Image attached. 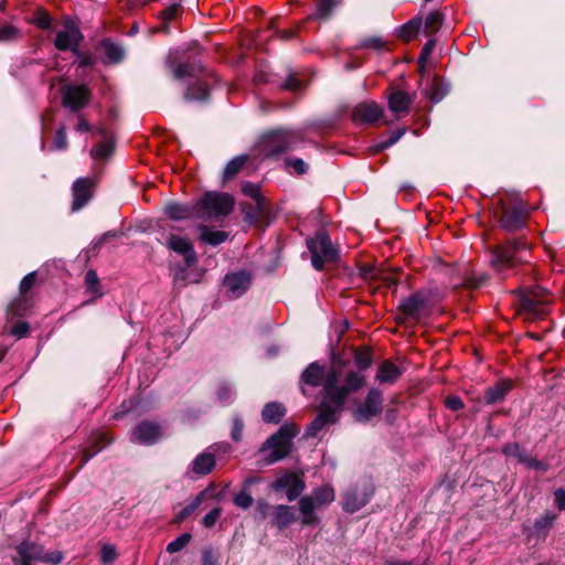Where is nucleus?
<instances>
[{"label": "nucleus", "mask_w": 565, "mask_h": 565, "mask_svg": "<svg viewBox=\"0 0 565 565\" xmlns=\"http://www.w3.org/2000/svg\"><path fill=\"white\" fill-rule=\"evenodd\" d=\"M53 147L56 150H64L67 147V137L64 127H61L54 137Z\"/></svg>", "instance_id": "nucleus-50"}, {"label": "nucleus", "mask_w": 565, "mask_h": 565, "mask_svg": "<svg viewBox=\"0 0 565 565\" xmlns=\"http://www.w3.org/2000/svg\"><path fill=\"white\" fill-rule=\"evenodd\" d=\"M354 362L359 369V371H356L358 373H360L364 379L365 376L362 374V371L366 370L367 367H370L371 363H372V356H371V353L366 350H359L355 352L354 354ZM334 365H341L343 366L344 371H353L355 372L354 370H351V369H347V366L343 364V363H332L331 365L329 366H326V365H322L323 367L326 369H329L331 366H334Z\"/></svg>", "instance_id": "nucleus-34"}, {"label": "nucleus", "mask_w": 565, "mask_h": 565, "mask_svg": "<svg viewBox=\"0 0 565 565\" xmlns=\"http://www.w3.org/2000/svg\"><path fill=\"white\" fill-rule=\"evenodd\" d=\"M180 3H173L160 12V24L153 29V32H169L168 23L172 21L180 12Z\"/></svg>", "instance_id": "nucleus-32"}, {"label": "nucleus", "mask_w": 565, "mask_h": 565, "mask_svg": "<svg viewBox=\"0 0 565 565\" xmlns=\"http://www.w3.org/2000/svg\"><path fill=\"white\" fill-rule=\"evenodd\" d=\"M222 514V509L221 508H214L212 509L202 520V524L205 526V527H212L216 521L220 519Z\"/></svg>", "instance_id": "nucleus-52"}, {"label": "nucleus", "mask_w": 565, "mask_h": 565, "mask_svg": "<svg viewBox=\"0 0 565 565\" xmlns=\"http://www.w3.org/2000/svg\"><path fill=\"white\" fill-rule=\"evenodd\" d=\"M307 246L311 253L312 266L317 270H321L326 263L334 262L338 258V249L326 233H319L308 239Z\"/></svg>", "instance_id": "nucleus-10"}, {"label": "nucleus", "mask_w": 565, "mask_h": 565, "mask_svg": "<svg viewBox=\"0 0 565 565\" xmlns=\"http://www.w3.org/2000/svg\"><path fill=\"white\" fill-rule=\"evenodd\" d=\"M526 252V244L520 241H509L502 246H497L493 250L491 265L502 271L514 267L518 263L524 260L521 253Z\"/></svg>", "instance_id": "nucleus-9"}, {"label": "nucleus", "mask_w": 565, "mask_h": 565, "mask_svg": "<svg viewBox=\"0 0 565 565\" xmlns=\"http://www.w3.org/2000/svg\"><path fill=\"white\" fill-rule=\"evenodd\" d=\"M296 434L297 429L295 426L285 424L266 440L260 450L268 452L267 460L269 463L276 462L289 454L291 440Z\"/></svg>", "instance_id": "nucleus-7"}, {"label": "nucleus", "mask_w": 565, "mask_h": 565, "mask_svg": "<svg viewBox=\"0 0 565 565\" xmlns=\"http://www.w3.org/2000/svg\"><path fill=\"white\" fill-rule=\"evenodd\" d=\"M18 35V30L12 25H3L0 28V41H9Z\"/></svg>", "instance_id": "nucleus-56"}, {"label": "nucleus", "mask_w": 565, "mask_h": 565, "mask_svg": "<svg viewBox=\"0 0 565 565\" xmlns=\"http://www.w3.org/2000/svg\"><path fill=\"white\" fill-rule=\"evenodd\" d=\"M15 551L18 557L13 558V561L21 565H35L36 563H50L56 565L63 559L61 552H45L42 545L32 541H22L17 545Z\"/></svg>", "instance_id": "nucleus-5"}, {"label": "nucleus", "mask_w": 565, "mask_h": 565, "mask_svg": "<svg viewBox=\"0 0 565 565\" xmlns=\"http://www.w3.org/2000/svg\"><path fill=\"white\" fill-rule=\"evenodd\" d=\"M383 116V108L375 102H363L352 110V120L356 124H375Z\"/></svg>", "instance_id": "nucleus-17"}, {"label": "nucleus", "mask_w": 565, "mask_h": 565, "mask_svg": "<svg viewBox=\"0 0 565 565\" xmlns=\"http://www.w3.org/2000/svg\"><path fill=\"white\" fill-rule=\"evenodd\" d=\"M426 94L430 100H433L434 103H438L439 100L443 99L446 92L441 89L440 83L438 82L437 78H435L430 86L427 88Z\"/></svg>", "instance_id": "nucleus-45"}, {"label": "nucleus", "mask_w": 565, "mask_h": 565, "mask_svg": "<svg viewBox=\"0 0 565 565\" xmlns=\"http://www.w3.org/2000/svg\"><path fill=\"white\" fill-rule=\"evenodd\" d=\"M11 333L21 339L29 333V324L26 322H18L11 330Z\"/></svg>", "instance_id": "nucleus-61"}, {"label": "nucleus", "mask_w": 565, "mask_h": 565, "mask_svg": "<svg viewBox=\"0 0 565 565\" xmlns=\"http://www.w3.org/2000/svg\"><path fill=\"white\" fill-rule=\"evenodd\" d=\"M164 213L171 220L181 221V220L189 218V217L193 216L194 214H196V207H195V205L190 206L186 204L172 202V203H169L166 205Z\"/></svg>", "instance_id": "nucleus-26"}, {"label": "nucleus", "mask_w": 565, "mask_h": 565, "mask_svg": "<svg viewBox=\"0 0 565 565\" xmlns=\"http://www.w3.org/2000/svg\"><path fill=\"white\" fill-rule=\"evenodd\" d=\"M555 504L559 511L565 510V490L559 488L554 492Z\"/></svg>", "instance_id": "nucleus-64"}, {"label": "nucleus", "mask_w": 565, "mask_h": 565, "mask_svg": "<svg viewBox=\"0 0 565 565\" xmlns=\"http://www.w3.org/2000/svg\"><path fill=\"white\" fill-rule=\"evenodd\" d=\"M99 134L104 137V140L96 145L90 150V156L95 160H102L108 158L114 151V142L110 137L106 135L104 129L99 130Z\"/></svg>", "instance_id": "nucleus-31"}, {"label": "nucleus", "mask_w": 565, "mask_h": 565, "mask_svg": "<svg viewBox=\"0 0 565 565\" xmlns=\"http://www.w3.org/2000/svg\"><path fill=\"white\" fill-rule=\"evenodd\" d=\"M246 156H238L232 159L224 169V180L232 179L246 163Z\"/></svg>", "instance_id": "nucleus-40"}, {"label": "nucleus", "mask_w": 565, "mask_h": 565, "mask_svg": "<svg viewBox=\"0 0 565 565\" xmlns=\"http://www.w3.org/2000/svg\"><path fill=\"white\" fill-rule=\"evenodd\" d=\"M524 222L525 213L521 205L502 206L500 224L503 228L508 231H514L522 227L524 225Z\"/></svg>", "instance_id": "nucleus-20"}, {"label": "nucleus", "mask_w": 565, "mask_h": 565, "mask_svg": "<svg viewBox=\"0 0 565 565\" xmlns=\"http://www.w3.org/2000/svg\"><path fill=\"white\" fill-rule=\"evenodd\" d=\"M271 489L276 492L285 491L288 501L291 502L303 492L306 483L298 473L286 472L271 483Z\"/></svg>", "instance_id": "nucleus-14"}, {"label": "nucleus", "mask_w": 565, "mask_h": 565, "mask_svg": "<svg viewBox=\"0 0 565 565\" xmlns=\"http://www.w3.org/2000/svg\"><path fill=\"white\" fill-rule=\"evenodd\" d=\"M209 84L203 79H196L191 83L184 94L186 100L203 102L209 97Z\"/></svg>", "instance_id": "nucleus-29"}, {"label": "nucleus", "mask_w": 565, "mask_h": 565, "mask_svg": "<svg viewBox=\"0 0 565 565\" xmlns=\"http://www.w3.org/2000/svg\"><path fill=\"white\" fill-rule=\"evenodd\" d=\"M439 298L440 295L437 290L420 289L404 299L398 306V310L403 315L404 319L417 320L427 307Z\"/></svg>", "instance_id": "nucleus-8"}, {"label": "nucleus", "mask_w": 565, "mask_h": 565, "mask_svg": "<svg viewBox=\"0 0 565 565\" xmlns=\"http://www.w3.org/2000/svg\"><path fill=\"white\" fill-rule=\"evenodd\" d=\"M166 245L169 249L183 256L186 267H191L198 262L194 247L188 237L171 234Z\"/></svg>", "instance_id": "nucleus-18"}, {"label": "nucleus", "mask_w": 565, "mask_h": 565, "mask_svg": "<svg viewBox=\"0 0 565 565\" xmlns=\"http://www.w3.org/2000/svg\"><path fill=\"white\" fill-rule=\"evenodd\" d=\"M285 416V408L279 403H268L264 406L262 418L265 423L277 424Z\"/></svg>", "instance_id": "nucleus-33"}, {"label": "nucleus", "mask_w": 565, "mask_h": 565, "mask_svg": "<svg viewBox=\"0 0 565 565\" xmlns=\"http://www.w3.org/2000/svg\"><path fill=\"white\" fill-rule=\"evenodd\" d=\"M32 22L42 30L51 28L52 18L45 10H38L33 17Z\"/></svg>", "instance_id": "nucleus-44"}, {"label": "nucleus", "mask_w": 565, "mask_h": 565, "mask_svg": "<svg viewBox=\"0 0 565 565\" xmlns=\"http://www.w3.org/2000/svg\"><path fill=\"white\" fill-rule=\"evenodd\" d=\"M295 520L296 514L292 507L278 504L273 508L271 523L279 530L288 527Z\"/></svg>", "instance_id": "nucleus-23"}, {"label": "nucleus", "mask_w": 565, "mask_h": 565, "mask_svg": "<svg viewBox=\"0 0 565 565\" xmlns=\"http://www.w3.org/2000/svg\"><path fill=\"white\" fill-rule=\"evenodd\" d=\"M288 164L299 174L305 173L308 169V164L299 158L288 160Z\"/></svg>", "instance_id": "nucleus-58"}, {"label": "nucleus", "mask_w": 565, "mask_h": 565, "mask_svg": "<svg viewBox=\"0 0 565 565\" xmlns=\"http://www.w3.org/2000/svg\"><path fill=\"white\" fill-rule=\"evenodd\" d=\"M402 375L401 369L391 361H384L376 373V380L381 383H394Z\"/></svg>", "instance_id": "nucleus-27"}, {"label": "nucleus", "mask_w": 565, "mask_h": 565, "mask_svg": "<svg viewBox=\"0 0 565 565\" xmlns=\"http://www.w3.org/2000/svg\"><path fill=\"white\" fill-rule=\"evenodd\" d=\"M250 286V275L247 271L230 273L224 278V287L230 298L241 297Z\"/></svg>", "instance_id": "nucleus-19"}, {"label": "nucleus", "mask_w": 565, "mask_h": 565, "mask_svg": "<svg viewBox=\"0 0 565 565\" xmlns=\"http://www.w3.org/2000/svg\"><path fill=\"white\" fill-rule=\"evenodd\" d=\"M502 452L508 458H513L523 465H525V462L529 458V454L518 443H511V444L504 445L502 448Z\"/></svg>", "instance_id": "nucleus-36"}, {"label": "nucleus", "mask_w": 565, "mask_h": 565, "mask_svg": "<svg viewBox=\"0 0 565 565\" xmlns=\"http://www.w3.org/2000/svg\"><path fill=\"white\" fill-rule=\"evenodd\" d=\"M374 493V487L371 481L364 480L362 483L349 489L344 493L343 510L354 513L366 505Z\"/></svg>", "instance_id": "nucleus-11"}, {"label": "nucleus", "mask_w": 565, "mask_h": 565, "mask_svg": "<svg viewBox=\"0 0 565 565\" xmlns=\"http://www.w3.org/2000/svg\"><path fill=\"white\" fill-rule=\"evenodd\" d=\"M548 302L546 289L535 286L521 294L519 312L526 320L542 319L547 313Z\"/></svg>", "instance_id": "nucleus-4"}, {"label": "nucleus", "mask_w": 565, "mask_h": 565, "mask_svg": "<svg viewBox=\"0 0 565 565\" xmlns=\"http://www.w3.org/2000/svg\"><path fill=\"white\" fill-rule=\"evenodd\" d=\"M200 217L224 216L232 212L234 200L227 193L207 192L195 204Z\"/></svg>", "instance_id": "nucleus-6"}, {"label": "nucleus", "mask_w": 565, "mask_h": 565, "mask_svg": "<svg viewBox=\"0 0 565 565\" xmlns=\"http://www.w3.org/2000/svg\"><path fill=\"white\" fill-rule=\"evenodd\" d=\"M301 81L295 75H289L282 83L281 87L288 90H298L301 88Z\"/></svg>", "instance_id": "nucleus-54"}, {"label": "nucleus", "mask_w": 565, "mask_h": 565, "mask_svg": "<svg viewBox=\"0 0 565 565\" xmlns=\"http://www.w3.org/2000/svg\"><path fill=\"white\" fill-rule=\"evenodd\" d=\"M85 284L88 291L98 292L99 279L95 270H87L85 275Z\"/></svg>", "instance_id": "nucleus-48"}, {"label": "nucleus", "mask_w": 565, "mask_h": 565, "mask_svg": "<svg viewBox=\"0 0 565 565\" xmlns=\"http://www.w3.org/2000/svg\"><path fill=\"white\" fill-rule=\"evenodd\" d=\"M93 181L79 178L73 184V211L81 210L92 198Z\"/></svg>", "instance_id": "nucleus-21"}, {"label": "nucleus", "mask_w": 565, "mask_h": 565, "mask_svg": "<svg viewBox=\"0 0 565 565\" xmlns=\"http://www.w3.org/2000/svg\"><path fill=\"white\" fill-rule=\"evenodd\" d=\"M228 238L224 231H216L206 225L200 226V239L209 245L217 246Z\"/></svg>", "instance_id": "nucleus-30"}, {"label": "nucleus", "mask_w": 565, "mask_h": 565, "mask_svg": "<svg viewBox=\"0 0 565 565\" xmlns=\"http://www.w3.org/2000/svg\"><path fill=\"white\" fill-rule=\"evenodd\" d=\"M334 499V489L329 484L315 488L311 494L301 497L298 503L301 524L305 526L317 525L319 518L316 510L329 505Z\"/></svg>", "instance_id": "nucleus-3"}, {"label": "nucleus", "mask_w": 565, "mask_h": 565, "mask_svg": "<svg viewBox=\"0 0 565 565\" xmlns=\"http://www.w3.org/2000/svg\"><path fill=\"white\" fill-rule=\"evenodd\" d=\"M363 47H370L376 51H381L385 46V42L377 36L367 38L362 42Z\"/></svg>", "instance_id": "nucleus-53"}, {"label": "nucleus", "mask_w": 565, "mask_h": 565, "mask_svg": "<svg viewBox=\"0 0 565 565\" xmlns=\"http://www.w3.org/2000/svg\"><path fill=\"white\" fill-rule=\"evenodd\" d=\"M243 429H244V424H243L242 419L235 417L233 419V426H232V433H231L232 438L235 441H239L242 439Z\"/></svg>", "instance_id": "nucleus-55"}, {"label": "nucleus", "mask_w": 565, "mask_h": 565, "mask_svg": "<svg viewBox=\"0 0 565 565\" xmlns=\"http://www.w3.org/2000/svg\"><path fill=\"white\" fill-rule=\"evenodd\" d=\"M443 14L437 12V11H434V12H430L426 20H425V32L426 34H434L436 33L441 24H443Z\"/></svg>", "instance_id": "nucleus-41"}, {"label": "nucleus", "mask_w": 565, "mask_h": 565, "mask_svg": "<svg viewBox=\"0 0 565 565\" xmlns=\"http://www.w3.org/2000/svg\"><path fill=\"white\" fill-rule=\"evenodd\" d=\"M35 279V273H30L26 276H24V278L20 282V291L24 294L28 290H30L34 286Z\"/></svg>", "instance_id": "nucleus-57"}, {"label": "nucleus", "mask_w": 565, "mask_h": 565, "mask_svg": "<svg viewBox=\"0 0 565 565\" xmlns=\"http://www.w3.org/2000/svg\"><path fill=\"white\" fill-rule=\"evenodd\" d=\"M242 191L245 195L252 198L256 202L258 207H262L263 198L258 185L252 182H244L242 184Z\"/></svg>", "instance_id": "nucleus-42"}, {"label": "nucleus", "mask_w": 565, "mask_h": 565, "mask_svg": "<svg viewBox=\"0 0 565 565\" xmlns=\"http://www.w3.org/2000/svg\"><path fill=\"white\" fill-rule=\"evenodd\" d=\"M169 65L174 78L181 79L185 77H194L196 75L198 70L188 63L174 65L169 62Z\"/></svg>", "instance_id": "nucleus-39"}, {"label": "nucleus", "mask_w": 565, "mask_h": 565, "mask_svg": "<svg viewBox=\"0 0 565 565\" xmlns=\"http://www.w3.org/2000/svg\"><path fill=\"white\" fill-rule=\"evenodd\" d=\"M556 518L557 514L546 511L539 519H536L534 522V531L536 532V534H544L545 531H547L553 525Z\"/></svg>", "instance_id": "nucleus-38"}, {"label": "nucleus", "mask_w": 565, "mask_h": 565, "mask_svg": "<svg viewBox=\"0 0 565 565\" xmlns=\"http://www.w3.org/2000/svg\"><path fill=\"white\" fill-rule=\"evenodd\" d=\"M190 541H191V534L183 533L168 544L167 551L169 553H177V552L183 550L189 544Z\"/></svg>", "instance_id": "nucleus-43"}, {"label": "nucleus", "mask_w": 565, "mask_h": 565, "mask_svg": "<svg viewBox=\"0 0 565 565\" xmlns=\"http://www.w3.org/2000/svg\"><path fill=\"white\" fill-rule=\"evenodd\" d=\"M214 467V455L209 451H204L194 458L191 463V471L195 475L204 476L210 473Z\"/></svg>", "instance_id": "nucleus-25"}, {"label": "nucleus", "mask_w": 565, "mask_h": 565, "mask_svg": "<svg viewBox=\"0 0 565 565\" xmlns=\"http://www.w3.org/2000/svg\"><path fill=\"white\" fill-rule=\"evenodd\" d=\"M383 395L377 388H371L362 403L354 412L353 417L359 423H367L382 412Z\"/></svg>", "instance_id": "nucleus-12"}, {"label": "nucleus", "mask_w": 565, "mask_h": 565, "mask_svg": "<svg viewBox=\"0 0 565 565\" xmlns=\"http://www.w3.org/2000/svg\"><path fill=\"white\" fill-rule=\"evenodd\" d=\"M300 140V134L295 130L279 129L263 135L256 143V156L260 158H270L278 156Z\"/></svg>", "instance_id": "nucleus-2"}, {"label": "nucleus", "mask_w": 565, "mask_h": 565, "mask_svg": "<svg viewBox=\"0 0 565 565\" xmlns=\"http://www.w3.org/2000/svg\"><path fill=\"white\" fill-rule=\"evenodd\" d=\"M413 103V97L401 89H391L388 95V108L397 117L405 116Z\"/></svg>", "instance_id": "nucleus-22"}, {"label": "nucleus", "mask_w": 565, "mask_h": 565, "mask_svg": "<svg viewBox=\"0 0 565 565\" xmlns=\"http://www.w3.org/2000/svg\"><path fill=\"white\" fill-rule=\"evenodd\" d=\"M116 558H117L116 547L111 544L103 545V547L100 550V561L104 564L108 565V564H111L113 562H115Z\"/></svg>", "instance_id": "nucleus-47"}, {"label": "nucleus", "mask_w": 565, "mask_h": 565, "mask_svg": "<svg viewBox=\"0 0 565 565\" xmlns=\"http://www.w3.org/2000/svg\"><path fill=\"white\" fill-rule=\"evenodd\" d=\"M100 47L108 63H119L125 55L124 49L108 40L102 42Z\"/></svg>", "instance_id": "nucleus-35"}, {"label": "nucleus", "mask_w": 565, "mask_h": 565, "mask_svg": "<svg viewBox=\"0 0 565 565\" xmlns=\"http://www.w3.org/2000/svg\"><path fill=\"white\" fill-rule=\"evenodd\" d=\"M163 436L162 427L154 422L143 420L139 423L131 436V440L141 445H153Z\"/></svg>", "instance_id": "nucleus-16"}, {"label": "nucleus", "mask_w": 565, "mask_h": 565, "mask_svg": "<svg viewBox=\"0 0 565 565\" xmlns=\"http://www.w3.org/2000/svg\"><path fill=\"white\" fill-rule=\"evenodd\" d=\"M173 281L178 286H185L188 284V271L185 268H180L175 271Z\"/></svg>", "instance_id": "nucleus-63"}, {"label": "nucleus", "mask_w": 565, "mask_h": 565, "mask_svg": "<svg viewBox=\"0 0 565 565\" xmlns=\"http://www.w3.org/2000/svg\"><path fill=\"white\" fill-rule=\"evenodd\" d=\"M422 24L423 21L420 18H414L399 28L398 35L403 40L409 41L416 36Z\"/></svg>", "instance_id": "nucleus-37"}, {"label": "nucleus", "mask_w": 565, "mask_h": 565, "mask_svg": "<svg viewBox=\"0 0 565 565\" xmlns=\"http://www.w3.org/2000/svg\"><path fill=\"white\" fill-rule=\"evenodd\" d=\"M201 504V497H198L193 502L186 505L179 514V519H184L189 514L193 513Z\"/></svg>", "instance_id": "nucleus-62"}, {"label": "nucleus", "mask_w": 565, "mask_h": 565, "mask_svg": "<svg viewBox=\"0 0 565 565\" xmlns=\"http://www.w3.org/2000/svg\"><path fill=\"white\" fill-rule=\"evenodd\" d=\"M445 404H446L447 408L455 411V412L463 408V403H462L461 398L458 396H448L445 401Z\"/></svg>", "instance_id": "nucleus-60"}, {"label": "nucleus", "mask_w": 565, "mask_h": 565, "mask_svg": "<svg viewBox=\"0 0 565 565\" xmlns=\"http://www.w3.org/2000/svg\"><path fill=\"white\" fill-rule=\"evenodd\" d=\"M405 134V129H398L396 131H394L388 139L384 140V141H381L377 143L376 146V149L377 150H383V149H387L390 148L391 146H393L395 142H397L402 136Z\"/></svg>", "instance_id": "nucleus-49"}, {"label": "nucleus", "mask_w": 565, "mask_h": 565, "mask_svg": "<svg viewBox=\"0 0 565 565\" xmlns=\"http://www.w3.org/2000/svg\"><path fill=\"white\" fill-rule=\"evenodd\" d=\"M300 386L306 394V386H321L323 398L317 417L307 427L306 436L317 437L324 426L338 420L348 397L364 386V377L343 366L323 367L318 362L310 363L300 376Z\"/></svg>", "instance_id": "nucleus-1"}, {"label": "nucleus", "mask_w": 565, "mask_h": 565, "mask_svg": "<svg viewBox=\"0 0 565 565\" xmlns=\"http://www.w3.org/2000/svg\"><path fill=\"white\" fill-rule=\"evenodd\" d=\"M512 387L513 383L510 380L503 379L498 381L493 386L487 388L484 402L489 405L502 402Z\"/></svg>", "instance_id": "nucleus-24"}, {"label": "nucleus", "mask_w": 565, "mask_h": 565, "mask_svg": "<svg viewBox=\"0 0 565 565\" xmlns=\"http://www.w3.org/2000/svg\"><path fill=\"white\" fill-rule=\"evenodd\" d=\"M83 40L79 28L72 21H66L61 30L56 32L54 46L58 51H71L78 54V47Z\"/></svg>", "instance_id": "nucleus-13"}, {"label": "nucleus", "mask_w": 565, "mask_h": 565, "mask_svg": "<svg viewBox=\"0 0 565 565\" xmlns=\"http://www.w3.org/2000/svg\"><path fill=\"white\" fill-rule=\"evenodd\" d=\"M435 46H436V40H434V39L428 40L420 52L419 62L426 61L429 57V55L431 54V52L434 51Z\"/></svg>", "instance_id": "nucleus-59"}, {"label": "nucleus", "mask_w": 565, "mask_h": 565, "mask_svg": "<svg viewBox=\"0 0 565 565\" xmlns=\"http://www.w3.org/2000/svg\"><path fill=\"white\" fill-rule=\"evenodd\" d=\"M334 4L333 0H318L316 18L320 20L327 19Z\"/></svg>", "instance_id": "nucleus-46"}, {"label": "nucleus", "mask_w": 565, "mask_h": 565, "mask_svg": "<svg viewBox=\"0 0 565 565\" xmlns=\"http://www.w3.org/2000/svg\"><path fill=\"white\" fill-rule=\"evenodd\" d=\"M259 480L257 478L250 477L244 480L242 490L234 497V504L243 510H247L252 507L254 499L248 492V488L257 483Z\"/></svg>", "instance_id": "nucleus-28"}, {"label": "nucleus", "mask_w": 565, "mask_h": 565, "mask_svg": "<svg viewBox=\"0 0 565 565\" xmlns=\"http://www.w3.org/2000/svg\"><path fill=\"white\" fill-rule=\"evenodd\" d=\"M217 398L222 403H230L234 398V391L228 384H222L217 391Z\"/></svg>", "instance_id": "nucleus-51"}, {"label": "nucleus", "mask_w": 565, "mask_h": 565, "mask_svg": "<svg viewBox=\"0 0 565 565\" xmlns=\"http://www.w3.org/2000/svg\"><path fill=\"white\" fill-rule=\"evenodd\" d=\"M90 98V92L85 85H66L63 89V105L72 111L84 108Z\"/></svg>", "instance_id": "nucleus-15"}]
</instances>
